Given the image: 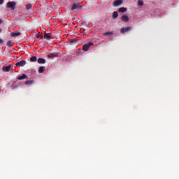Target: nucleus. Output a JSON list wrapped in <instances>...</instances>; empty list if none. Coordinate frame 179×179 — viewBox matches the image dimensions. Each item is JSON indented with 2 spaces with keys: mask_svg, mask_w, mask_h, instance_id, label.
Listing matches in <instances>:
<instances>
[{
  "mask_svg": "<svg viewBox=\"0 0 179 179\" xmlns=\"http://www.w3.org/2000/svg\"><path fill=\"white\" fill-rule=\"evenodd\" d=\"M3 3V0H0V5H2Z\"/></svg>",
  "mask_w": 179,
  "mask_h": 179,
  "instance_id": "27",
  "label": "nucleus"
},
{
  "mask_svg": "<svg viewBox=\"0 0 179 179\" xmlns=\"http://www.w3.org/2000/svg\"><path fill=\"white\" fill-rule=\"evenodd\" d=\"M138 5H139L140 6H143V1H142V0H138Z\"/></svg>",
  "mask_w": 179,
  "mask_h": 179,
  "instance_id": "23",
  "label": "nucleus"
},
{
  "mask_svg": "<svg viewBox=\"0 0 179 179\" xmlns=\"http://www.w3.org/2000/svg\"><path fill=\"white\" fill-rule=\"evenodd\" d=\"M30 61L31 62H36L37 61V57L36 56L31 57L30 58Z\"/></svg>",
  "mask_w": 179,
  "mask_h": 179,
  "instance_id": "20",
  "label": "nucleus"
},
{
  "mask_svg": "<svg viewBox=\"0 0 179 179\" xmlns=\"http://www.w3.org/2000/svg\"><path fill=\"white\" fill-rule=\"evenodd\" d=\"M2 32V29H0V33H1Z\"/></svg>",
  "mask_w": 179,
  "mask_h": 179,
  "instance_id": "30",
  "label": "nucleus"
},
{
  "mask_svg": "<svg viewBox=\"0 0 179 179\" xmlns=\"http://www.w3.org/2000/svg\"><path fill=\"white\" fill-rule=\"evenodd\" d=\"M91 45H93V43L92 42H89L88 43L83 45V51H89V49L90 48Z\"/></svg>",
  "mask_w": 179,
  "mask_h": 179,
  "instance_id": "3",
  "label": "nucleus"
},
{
  "mask_svg": "<svg viewBox=\"0 0 179 179\" xmlns=\"http://www.w3.org/2000/svg\"><path fill=\"white\" fill-rule=\"evenodd\" d=\"M132 29V27H122L120 29L121 34H124V33H128V31H131Z\"/></svg>",
  "mask_w": 179,
  "mask_h": 179,
  "instance_id": "5",
  "label": "nucleus"
},
{
  "mask_svg": "<svg viewBox=\"0 0 179 179\" xmlns=\"http://www.w3.org/2000/svg\"><path fill=\"white\" fill-rule=\"evenodd\" d=\"M12 68H13V66L12 64H10L6 66H3V72H9V71H10V69H12Z\"/></svg>",
  "mask_w": 179,
  "mask_h": 179,
  "instance_id": "6",
  "label": "nucleus"
},
{
  "mask_svg": "<svg viewBox=\"0 0 179 179\" xmlns=\"http://www.w3.org/2000/svg\"><path fill=\"white\" fill-rule=\"evenodd\" d=\"M7 47H12L13 45H12V41H8L6 43Z\"/></svg>",
  "mask_w": 179,
  "mask_h": 179,
  "instance_id": "22",
  "label": "nucleus"
},
{
  "mask_svg": "<svg viewBox=\"0 0 179 179\" xmlns=\"http://www.w3.org/2000/svg\"><path fill=\"white\" fill-rule=\"evenodd\" d=\"M73 24H74V25H75V24H75V23H73Z\"/></svg>",
  "mask_w": 179,
  "mask_h": 179,
  "instance_id": "31",
  "label": "nucleus"
},
{
  "mask_svg": "<svg viewBox=\"0 0 179 179\" xmlns=\"http://www.w3.org/2000/svg\"><path fill=\"white\" fill-rule=\"evenodd\" d=\"M39 37H41V40H43V38H44V36H43V35H40Z\"/></svg>",
  "mask_w": 179,
  "mask_h": 179,
  "instance_id": "28",
  "label": "nucleus"
},
{
  "mask_svg": "<svg viewBox=\"0 0 179 179\" xmlns=\"http://www.w3.org/2000/svg\"><path fill=\"white\" fill-rule=\"evenodd\" d=\"M0 93H1V90H0Z\"/></svg>",
  "mask_w": 179,
  "mask_h": 179,
  "instance_id": "32",
  "label": "nucleus"
},
{
  "mask_svg": "<svg viewBox=\"0 0 179 179\" xmlns=\"http://www.w3.org/2000/svg\"><path fill=\"white\" fill-rule=\"evenodd\" d=\"M114 34V33L111 32V31H108V32H105L103 34V36H113Z\"/></svg>",
  "mask_w": 179,
  "mask_h": 179,
  "instance_id": "19",
  "label": "nucleus"
},
{
  "mask_svg": "<svg viewBox=\"0 0 179 179\" xmlns=\"http://www.w3.org/2000/svg\"><path fill=\"white\" fill-rule=\"evenodd\" d=\"M121 20L122 22H128V20H129V17L127 15H124L123 16H122Z\"/></svg>",
  "mask_w": 179,
  "mask_h": 179,
  "instance_id": "12",
  "label": "nucleus"
},
{
  "mask_svg": "<svg viewBox=\"0 0 179 179\" xmlns=\"http://www.w3.org/2000/svg\"><path fill=\"white\" fill-rule=\"evenodd\" d=\"M17 79H18V80H23L24 79H28V78L26 74H22V76H19Z\"/></svg>",
  "mask_w": 179,
  "mask_h": 179,
  "instance_id": "14",
  "label": "nucleus"
},
{
  "mask_svg": "<svg viewBox=\"0 0 179 179\" xmlns=\"http://www.w3.org/2000/svg\"><path fill=\"white\" fill-rule=\"evenodd\" d=\"M22 33H20L19 31H15L14 32L10 33L11 37H17L19 36H21Z\"/></svg>",
  "mask_w": 179,
  "mask_h": 179,
  "instance_id": "7",
  "label": "nucleus"
},
{
  "mask_svg": "<svg viewBox=\"0 0 179 179\" xmlns=\"http://www.w3.org/2000/svg\"><path fill=\"white\" fill-rule=\"evenodd\" d=\"M112 16L113 19H117L118 17V12L114 11Z\"/></svg>",
  "mask_w": 179,
  "mask_h": 179,
  "instance_id": "18",
  "label": "nucleus"
},
{
  "mask_svg": "<svg viewBox=\"0 0 179 179\" xmlns=\"http://www.w3.org/2000/svg\"><path fill=\"white\" fill-rule=\"evenodd\" d=\"M126 11H127V8L125 7H121L119 9V12H120L121 13H125Z\"/></svg>",
  "mask_w": 179,
  "mask_h": 179,
  "instance_id": "17",
  "label": "nucleus"
},
{
  "mask_svg": "<svg viewBox=\"0 0 179 179\" xmlns=\"http://www.w3.org/2000/svg\"><path fill=\"white\" fill-rule=\"evenodd\" d=\"M25 85H33L32 80H27L25 82Z\"/></svg>",
  "mask_w": 179,
  "mask_h": 179,
  "instance_id": "24",
  "label": "nucleus"
},
{
  "mask_svg": "<svg viewBox=\"0 0 179 179\" xmlns=\"http://www.w3.org/2000/svg\"><path fill=\"white\" fill-rule=\"evenodd\" d=\"M3 21H2V20L0 19V23H2Z\"/></svg>",
  "mask_w": 179,
  "mask_h": 179,
  "instance_id": "29",
  "label": "nucleus"
},
{
  "mask_svg": "<svg viewBox=\"0 0 179 179\" xmlns=\"http://www.w3.org/2000/svg\"><path fill=\"white\" fill-rule=\"evenodd\" d=\"M70 45H78V41L75 38L69 40Z\"/></svg>",
  "mask_w": 179,
  "mask_h": 179,
  "instance_id": "8",
  "label": "nucleus"
},
{
  "mask_svg": "<svg viewBox=\"0 0 179 179\" xmlns=\"http://www.w3.org/2000/svg\"><path fill=\"white\" fill-rule=\"evenodd\" d=\"M31 8V3H28V4L26 5L27 10H30Z\"/></svg>",
  "mask_w": 179,
  "mask_h": 179,
  "instance_id": "21",
  "label": "nucleus"
},
{
  "mask_svg": "<svg viewBox=\"0 0 179 179\" xmlns=\"http://www.w3.org/2000/svg\"><path fill=\"white\" fill-rule=\"evenodd\" d=\"M46 61L45 59L39 58L38 59V64H45Z\"/></svg>",
  "mask_w": 179,
  "mask_h": 179,
  "instance_id": "15",
  "label": "nucleus"
},
{
  "mask_svg": "<svg viewBox=\"0 0 179 179\" xmlns=\"http://www.w3.org/2000/svg\"><path fill=\"white\" fill-rule=\"evenodd\" d=\"M7 8L12 9V10H15L16 6V3L13 1H8L6 4Z\"/></svg>",
  "mask_w": 179,
  "mask_h": 179,
  "instance_id": "2",
  "label": "nucleus"
},
{
  "mask_svg": "<svg viewBox=\"0 0 179 179\" xmlns=\"http://www.w3.org/2000/svg\"><path fill=\"white\" fill-rule=\"evenodd\" d=\"M58 57V53L57 52H55V53H50L48 55V58H55Z\"/></svg>",
  "mask_w": 179,
  "mask_h": 179,
  "instance_id": "11",
  "label": "nucleus"
},
{
  "mask_svg": "<svg viewBox=\"0 0 179 179\" xmlns=\"http://www.w3.org/2000/svg\"><path fill=\"white\" fill-rule=\"evenodd\" d=\"M26 65V60H21L20 62H17V66H24Z\"/></svg>",
  "mask_w": 179,
  "mask_h": 179,
  "instance_id": "9",
  "label": "nucleus"
},
{
  "mask_svg": "<svg viewBox=\"0 0 179 179\" xmlns=\"http://www.w3.org/2000/svg\"><path fill=\"white\" fill-rule=\"evenodd\" d=\"M0 44H3V41L1 38H0Z\"/></svg>",
  "mask_w": 179,
  "mask_h": 179,
  "instance_id": "26",
  "label": "nucleus"
},
{
  "mask_svg": "<svg viewBox=\"0 0 179 179\" xmlns=\"http://www.w3.org/2000/svg\"><path fill=\"white\" fill-rule=\"evenodd\" d=\"M45 71V66H41L39 67V69L38 70V73H43Z\"/></svg>",
  "mask_w": 179,
  "mask_h": 179,
  "instance_id": "16",
  "label": "nucleus"
},
{
  "mask_svg": "<svg viewBox=\"0 0 179 179\" xmlns=\"http://www.w3.org/2000/svg\"><path fill=\"white\" fill-rule=\"evenodd\" d=\"M44 38H45V40L50 41V40H51V35H50V34H48V33L45 32Z\"/></svg>",
  "mask_w": 179,
  "mask_h": 179,
  "instance_id": "13",
  "label": "nucleus"
},
{
  "mask_svg": "<svg viewBox=\"0 0 179 179\" xmlns=\"http://www.w3.org/2000/svg\"><path fill=\"white\" fill-rule=\"evenodd\" d=\"M76 9H82V6H80L78 2L73 3L71 7V10L73 11Z\"/></svg>",
  "mask_w": 179,
  "mask_h": 179,
  "instance_id": "4",
  "label": "nucleus"
},
{
  "mask_svg": "<svg viewBox=\"0 0 179 179\" xmlns=\"http://www.w3.org/2000/svg\"><path fill=\"white\" fill-rule=\"evenodd\" d=\"M166 12L164 10H160V8H155L153 11L154 16H163Z\"/></svg>",
  "mask_w": 179,
  "mask_h": 179,
  "instance_id": "1",
  "label": "nucleus"
},
{
  "mask_svg": "<svg viewBox=\"0 0 179 179\" xmlns=\"http://www.w3.org/2000/svg\"><path fill=\"white\" fill-rule=\"evenodd\" d=\"M35 36L36 37V38H40V34H36Z\"/></svg>",
  "mask_w": 179,
  "mask_h": 179,
  "instance_id": "25",
  "label": "nucleus"
},
{
  "mask_svg": "<svg viewBox=\"0 0 179 179\" xmlns=\"http://www.w3.org/2000/svg\"><path fill=\"white\" fill-rule=\"evenodd\" d=\"M122 3V0H116L113 2V6H120Z\"/></svg>",
  "mask_w": 179,
  "mask_h": 179,
  "instance_id": "10",
  "label": "nucleus"
}]
</instances>
